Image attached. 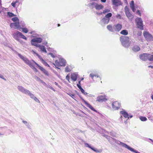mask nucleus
I'll use <instances>...</instances> for the list:
<instances>
[{"mask_svg":"<svg viewBox=\"0 0 153 153\" xmlns=\"http://www.w3.org/2000/svg\"><path fill=\"white\" fill-rule=\"evenodd\" d=\"M18 56L22 59L30 67L33 65V63L29 61L27 58L21 55L20 54H18Z\"/></svg>","mask_w":153,"mask_h":153,"instance_id":"obj_4","label":"nucleus"},{"mask_svg":"<svg viewBox=\"0 0 153 153\" xmlns=\"http://www.w3.org/2000/svg\"><path fill=\"white\" fill-rule=\"evenodd\" d=\"M112 16V14L111 13H109L107 14L105 16V17L109 19Z\"/></svg>","mask_w":153,"mask_h":153,"instance_id":"obj_31","label":"nucleus"},{"mask_svg":"<svg viewBox=\"0 0 153 153\" xmlns=\"http://www.w3.org/2000/svg\"><path fill=\"white\" fill-rule=\"evenodd\" d=\"M120 41L122 45L126 48H128L130 46L131 42L128 36H121L120 38Z\"/></svg>","mask_w":153,"mask_h":153,"instance_id":"obj_1","label":"nucleus"},{"mask_svg":"<svg viewBox=\"0 0 153 153\" xmlns=\"http://www.w3.org/2000/svg\"><path fill=\"white\" fill-rule=\"evenodd\" d=\"M83 94L85 95H87L88 94V93L87 92H85V91L84 92V93H83Z\"/></svg>","mask_w":153,"mask_h":153,"instance_id":"obj_56","label":"nucleus"},{"mask_svg":"<svg viewBox=\"0 0 153 153\" xmlns=\"http://www.w3.org/2000/svg\"><path fill=\"white\" fill-rule=\"evenodd\" d=\"M0 12H1L0 11Z\"/></svg>","mask_w":153,"mask_h":153,"instance_id":"obj_64","label":"nucleus"},{"mask_svg":"<svg viewBox=\"0 0 153 153\" xmlns=\"http://www.w3.org/2000/svg\"><path fill=\"white\" fill-rule=\"evenodd\" d=\"M136 21L137 22V26L138 28L141 30L143 29V22L141 18H139L136 19Z\"/></svg>","mask_w":153,"mask_h":153,"instance_id":"obj_7","label":"nucleus"},{"mask_svg":"<svg viewBox=\"0 0 153 153\" xmlns=\"http://www.w3.org/2000/svg\"><path fill=\"white\" fill-rule=\"evenodd\" d=\"M95 7L97 10H100L102 9L103 7L102 4H96Z\"/></svg>","mask_w":153,"mask_h":153,"instance_id":"obj_22","label":"nucleus"},{"mask_svg":"<svg viewBox=\"0 0 153 153\" xmlns=\"http://www.w3.org/2000/svg\"><path fill=\"white\" fill-rule=\"evenodd\" d=\"M130 7H131L134 6V3L133 1L132 0L131 1V3L130 4Z\"/></svg>","mask_w":153,"mask_h":153,"instance_id":"obj_38","label":"nucleus"},{"mask_svg":"<svg viewBox=\"0 0 153 153\" xmlns=\"http://www.w3.org/2000/svg\"><path fill=\"white\" fill-rule=\"evenodd\" d=\"M79 88L80 89L81 92L82 93H84V92H85L84 90L82 88L81 86H79Z\"/></svg>","mask_w":153,"mask_h":153,"instance_id":"obj_41","label":"nucleus"},{"mask_svg":"<svg viewBox=\"0 0 153 153\" xmlns=\"http://www.w3.org/2000/svg\"><path fill=\"white\" fill-rule=\"evenodd\" d=\"M121 104L118 101H116L112 103V107L114 110H117L120 108Z\"/></svg>","mask_w":153,"mask_h":153,"instance_id":"obj_9","label":"nucleus"},{"mask_svg":"<svg viewBox=\"0 0 153 153\" xmlns=\"http://www.w3.org/2000/svg\"><path fill=\"white\" fill-rule=\"evenodd\" d=\"M18 2V1L17 0H16L14 2H12L11 3V4L13 7H16V4Z\"/></svg>","mask_w":153,"mask_h":153,"instance_id":"obj_33","label":"nucleus"},{"mask_svg":"<svg viewBox=\"0 0 153 153\" xmlns=\"http://www.w3.org/2000/svg\"><path fill=\"white\" fill-rule=\"evenodd\" d=\"M148 67L149 68H153V66L150 65V66H149Z\"/></svg>","mask_w":153,"mask_h":153,"instance_id":"obj_55","label":"nucleus"},{"mask_svg":"<svg viewBox=\"0 0 153 153\" xmlns=\"http://www.w3.org/2000/svg\"><path fill=\"white\" fill-rule=\"evenodd\" d=\"M131 7V8L132 11L133 12H134L135 11V6H134V7H133V6Z\"/></svg>","mask_w":153,"mask_h":153,"instance_id":"obj_48","label":"nucleus"},{"mask_svg":"<svg viewBox=\"0 0 153 153\" xmlns=\"http://www.w3.org/2000/svg\"><path fill=\"white\" fill-rule=\"evenodd\" d=\"M149 53H143L139 55L140 59L142 60L145 61L148 59Z\"/></svg>","mask_w":153,"mask_h":153,"instance_id":"obj_11","label":"nucleus"},{"mask_svg":"<svg viewBox=\"0 0 153 153\" xmlns=\"http://www.w3.org/2000/svg\"><path fill=\"white\" fill-rule=\"evenodd\" d=\"M1 5V1L0 0V6Z\"/></svg>","mask_w":153,"mask_h":153,"instance_id":"obj_58","label":"nucleus"},{"mask_svg":"<svg viewBox=\"0 0 153 153\" xmlns=\"http://www.w3.org/2000/svg\"><path fill=\"white\" fill-rule=\"evenodd\" d=\"M71 79L74 82L75 81L77 78V75L75 73H72L71 76Z\"/></svg>","mask_w":153,"mask_h":153,"instance_id":"obj_19","label":"nucleus"},{"mask_svg":"<svg viewBox=\"0 0 153 153\" xmlns=\"http://www.w3.org/2000/svg\"><path fill=\"white\" fill-rule=\"evenodd\" d=\"M81 81H79V82L77 84V86L79 88V86H81Z\"/></svg>","mask_w":153,"mask_h":153,"instance_id":"obj_44","label":"nucleus"},{"mask_svg":"<svg viewBox=\"0 0 153 153\" xmlns=\"http://www.w3.org/2000/svg\"><path fill=\"white\" fill-rule=\"evenodd\" d=\"M60 26V25L59 24H58V26L59 27Z\"/></svg>","mask_w":153,"mask_h":153,"instance_id":"obj_60","label":"nucleus"},{"mask_svg":"<svg viewBox=\"0 0 153 153\" xmlns=\"http://www.w3.org/2000/svg\"><path fill=\"white\" fill-rule=\"evenodd\" d=\"M143 35L146 39L148 41L152 40L153 37L148 32L145 31L143 32Z\"/></svg>","mask_w":153,"mask_h":153,"instance_id":"obj_8","label":"nucleus"},{"mask_svg":"<svg viewBox=\"0 0 153 153\" xmlns=\"http://www.w3.org/2000/svg\"><path fill=\"white\" fill-rule=\"evenodd\" d=\"M0 77L1 78L5 80H6V79H4V77L2 75H1L0 74Z\"/></svg>","mask_w":153,"mask_h":153,"instance_id":"obj_50","label":"nucleus"},{"mask_svg":"<svg viewBox=\"0 0 153 153\" xmlns=\"http://www.w3.org/2000/svg\"><path fill=\"white\" fill-rule=\"evenodd\" d=\"M83 79H84V78H82L80 81H81L82 80H83Z\"/></svg>","mask_w":153,"mask_h":153,"instance_id":"obj_59","label":"nucleus"},{"mask_svg":"<svg viewBox=\"0 0 153 153\" xmlns=\"http://www.w3.org/2000/svg\"><path fill=\"white\" fill-rule=\"evenodd\" d=\"M37 47H39V48L41 50V51L45 53L47 52L46 48L44 46L39 45Z\"/></svg>","mask_w":153,"mask_h":153,"instance_id":"obj_20","label":"nucleus"},{"mask_svg":"<svg viewBox=\"0 0 153 153\" xmlns=\"http://www.w3.org/2000/svg\"><path fill=\"white\" fill-rule=\"evenodd\" d=\"M102 2H105L106 1V0H100Z\"/></svg>","mask_w":153,"mask_h":153,"instance_id":"obj_54","label":"nucleus"},{"mask_svg":"<svg viewBox=\"0 0 153 153\" xmlns=\"http://www.w3.org/2000/svg\"><path fill=\"white\" fill-rule=\"evenodd\" d=\"M148 60L150 61H153V55L149 54Z\"/></svg>","mask_w":153,"mask_h":153,"instance_id":"obj_26","label":"nucleus"},{"mask_svg":"<svg viewBox=\"0 0 153 153\" xmlns=\"http://www.w3.org/2000/svg\"><path fill=\"white\" fill-rule=\"evenodd\" d=\"M23 122H24V123H27V122H26V121H23Z\"/></svg>","mask_w":153,"mask_h":153,"instance_id":"obj_63","label":"nucleus"},{"mask_svg":"<svg viewBox=\"0 0 153 153\" xmlns=\"http://www.w3.org/2000/svg\"><path fill=\"white\" fill-rule=\"evenodd\" d=\"M18 88L19 91L25 94H26L27 93H28V92L29 93V90L25 89L22 86H19L18 87Z\"/></svg>","mask_w":153,"mask_h":153,"instance_id":"obj_18","label":"nucleus"},{"mask_svg":"<svg viewBox=\"0 0 153 153\" xmlns=\"http://www.w3.org/2000/svg\"><path fill=\"white\" fill-rule=\"evenodd\" d=\"M110 11V10L108 9H105L103 10V13L105 14L106 13H108Z\"/></svg>","mask_w":153,"mask_h":153,"instance_id":"obj_37","label":"nucleus"},{"mask_svg":"<svg viewBox=\"0 0 153 153\" xmlns=\"http://www.w3.org/2000/svg\"><path fill=\"white\" fill-rule=\"evenodd\" d=\"M112 4L116 7H118L123 4L120 0H112Z\"/></svg>","mask_w":153,"mask_h":153,"instance_id":"obj_13","label":"nucleus"},{"mask_svg":"<svg viewBox=\"0 0 153 153\" xmlns=\"http://www.w3.org/2000/svg\"><path fill=\"white\" fill-rule=\"evenodd\" d=\"M120 33L124 35H128V33L126 30H124L120 32Z\"/></svg>","mask_w":153,"mask_h":153,"instance_id":"obj_24","label":"nucleus"},{"mask_svg":"<svg viewBox=\"0 0 153 153\" xmlns=\"http://www.w3.org/2000/svg\"><path fill=\"white\" fill-rule=\"evenodd\" d=\"M125 11L126 14L128 18L132 19L133 18V16L130 13L129 9L127 6H126L125 8Z\"/></svg>","mask_w":153,"mask_h":153,"instance_id":"obj_10","label":"nucleus"},{"mask_svg":"<svg viewBox=\"0 0 153 153\" xmlns=\"http://www.w3.org/2000/svg\"><path fill=\"white\" fill-rule=\"evenodd\" d=\"M88 147L90 148H91V149H92V150H94V151H96L93 148H92L91 147H90L89 146Z\"/></svg>","mask_w":153,"mask_h":153,"instance_id":"obj_53","label":"nucleus"},{"mask_svg":"<svg viewBox=\"0 0 153 153\" xmlns=\"http://www.w3.org/2000/svg\"><path fill=\"white\" fill-rule=\"evenodd\" d=\"M137 13L140 16H141V14L140 10H138L137 11Z\"/></svg>","mask_w":153,"mask_h":153,"instance_id":"obj_47","label":"nucleus"},{"mask_svg":"<svg viewBox=\"0 0 153 153\" xmlns=\"http://www.w3.org/2000/svg\"><path fill=\"white\" fill-rule=\"evenodd\" d=\"M113 28L114 30L119 32V31L122 28V25L120 24H115L113 26Z\"/></svg>","mask_w":153,"mask_h":153,"instance_id":"obj_14","label":"nucleus"},{"mask_svg":"<svg viewBox=\"0 0 153 153\" xmlns=\"http://www.w3.org/2000/svg\"><path fill=\"white\" fill-rule=\"evenodd\" d=\"M68 95H69L71 97H72V98H73V99H74V94H68V93L67 94Z\"/></svg>","mask_w":153,"mask_h":153,"instance_id":"obj_43","label":"nucleus"},{"mask_svg":"<svg viewBox=\"0 0 153 153\" xmlns=\"http://www.w3.org/2000/svg\"><path fill=\"white\" fill-rule=\"evenodd\" d=\"M13 36L14 38L18 41H19V37H21L26 40L27 39V38L23 34L18 31L15 32L13 34Z\"/></svg>","mask_w":153,"mask_h":153,"instance_id":"obj_3","label":"nucleus"},{"mask_svg":"<svg viewBox=\"0 0 153 153\" xmlns=\"http://www.w3.org/2000/svg\"><path fill=\"white\" fill-rule=\"evenodd\" d=\"M33 53H34L35 54H36V55L38 56H39V55L37 53H36L34 51H33Z\"/></svg>","mask_w":153,"mask_h":153,"instance_id":"obj_52","label":"nucleus"},{"mask_svg":"<svg viewBox=\"0 0 153 153\" xmlns=\"http://www.w3.org/2000/svg\"><path fill=\"white\" fill-rule=\"evenodd\" d=\"M26 94H27L28 95H29L30 96L31 98L32 99L34 98V97H35V96H34V95L33 94L31 93L29 91V93L28 92V93H27Z\"/></svg>","mask_w":153,"mask_h":153,"instance_id":"obj_30","label":"nucleus"},{"mask_svg":"<svg viewBox=\"0 0 153 153\" xmlns=\"http://www.w3.org/2000/svg\"><path fill=\"white\" fill-rule=\"evenodd\" d=\"M32 61L38 66V67L39 68V69L41 71H42L45 75L47 76H48L49 75V74L48 73V72L45 69L39 65L38 64L36 63L34 60H32Z\"/></svg>","mask_w":153,"mask_h":153,"instance_id":"obj_6","label":"nucleus"},{"mask_svg":"<svg viewBox=\"0 0 153 153\" xmlns=\"http://www.w3.org/2000/svg\"><path fill=\"white\" fill-rule=\"evenodd\" d=\"M82 100L85 105H86L87 107H89L92 110L94 111V112H97V111L89 103L87 102L83 99Z\"/></svg>","mask_w":153,"mask_h":153,"instance_id":"obj_17","label":"nucleus"},{"mask_svg":"<svg viewBox=\"0 0 153 153\" xmlns=\"http://www.w3.org/2000/svg\"><path fill=\"white\" fill-rule=\"evenodd\" d=\"M42 39L40 38H36L32 39L31 40V43L32 45L38 47L39 45L36 43H41Z\"/></svg>","mask_w":153,"mask_h":153,"instance_id":"obj_5","label":"nucleus"},{"mask_svg":"<svg viewBox=\"0 0 153 153\" xmlns=\"http://www.w3.org/2000/svg\"><path fill=\"white\" fill-rule=\"evenodd\" d=\"M66 61L62 58H60L58 60H56L55 61V63L53 64L57 68L60 66H65Z\"/></svg>","mask_w":153,"mask_h":153,"instance_id":"obj_2","label":"nucleus"},{"mask_svg":"<svg viewBox=\"0 0 153 153\" xmlns=\"http://www.w3.org/2000/svg\"><path fill=\"white\" fill-rule=\"evenodd\" d=\"M33 99L36 102H40V101L36 97H34V98H33Z\"/></svg>","mask_w":153,"mask_h":153,"instance_id":"obj_42","label":"nucleus"},{"mask_svg":"<svg viewBox=\"0 0 153 153\" xmlns=\"http://www.w3.org/2000/svg\"><path fill=\"white\" fill-rule=\"evenodd\" d=\"M10 26L11 28H12L13 26H14L15 27V29L18 30H19L21 28L19 21L16 22L14 23H11Z\"/></svg>","mask_w":153,"mask_h":153,"instance_id":"obj_12","label":"nucleus"},{"mask_svg":"<svg viewBox=\"0 0 153 153\" xmlns=\"http://www.w3.org/2000/svg\"><path fill=\"white\" fill-rule=\"evenodd\" d=\"M123 146L125 147V148L128 149V148H129V147L128 145H127V144L123 143Z\"/></svg>","mask_w":153,"mask_h":153,"instance_id":"obj_40","label":"nucleus"},{"mask_svg":"<svg viewBox=\"0 0 153 153\" xmlns=\"http://www.w3.org/2000/svg\"><path fill=\"white\" fill-rule=\"evenodd\" d=\"M71 70L68 66H67L65 68V72H68L71 71Z\"/></svg>","mask_w":153,"mask_h":153,"instance_id":"obj_29","label":"nucleus"},{"mask_svg":"<svg viewBox=\"0 0 153 153\" xmlns=\"http://www.w3.org/2000/svg\"><path fill=\"white\" fill-rule=\"evenodd\" d=\"M95 76L94 74H90V77H91L92 79H93L94 78V77Z\"/></svg>","mask_w":153,"mask_h":153,"instance_id":"obj_45","label":"nucleus"},{"mask_svg":"<svg viewBox=\"0 0 153 153\" xmlns=\"http://www.w3.org/2000/svg\"><path fill=\"white\" fill-rule=\"evenodd\" d=\"M19 42H22V40H20V39H19Z\"/></svg>","mask_w":153,"mask_h":153,"instance_id":"obj_62","label":"nucleus"},{"mask_svg":"<svg viewBox=\"0 0 153 153\" xmlns=\"http://www.w3.org/2000/svg\"><path fill=\"white\" fill-rule=\"evenodd\" d=\"M128 149L132 152H134L136 153H138V152H136L134 150V149H132V148H131L130 147H129V148H128Z\"/></svg>","mask_w":153,"mask_h":153,"instance_id":"obj_39","label":"nucleus"},{"mask_svg":"<svg viewBox=\"0 0 153 153\" xmlns=\"http://www.w3.org/2000/svg\"><path fill=\"white\" fill-rule=\"evenodd\" d=\"M70 74H68L66 77V79L69 82H70Z\"/></svg>","mask_w":153,"mask_h":153,"instance_id":"obj_35","label":"nucleus"},{"mask_svg":"<svg viewBox=\"0 0 153 153\" xmlns=\"http://www.w3.org/2000/svg\"><path fill=\"white\" fill-rule=\"evenodd\" d=\"M151 98L152 100H153V94L151 96Z\"/></svg>","mask_w":153,"mask_h":153,"instance_id":"obj_57","label":"nucleus"},{"mask_svg":"<svg viewBox=\"0 0 153 153\" xmlns=\"http://www.w3.org/2000/svg\"><path fill=\"white\" fill-rule=\"evenodd\" d=\"M109 19H108V21H107V23L109 22Z\"/></svg>","mask_w":153,"mask_h":153,"instance_id":"obj_61","label":"nucleus"},{"mask_svg":"<svg viewBox=\"0 0 153 153\" xmlns=\"http://www.w3.org/2000/svg\"><path fill=\"white\" fill-rule=\"evenodd\" d=\"M40 60H41L42 63L46 66L50 67V65L46 62L42 58H41Z\"/></svg>","mask_w":153,"mask_h":153,"instance_id":"obj_25","label":"nucleus"},{"mask_svg":"<svg viewBox=\"0 0 153 153\" xmlns=\"http://www.w3.org/2000/svg\"><path fill=\"white\" fill-rule=\"evenodd\" d=\"M49 54L52 57H53V58L55 57V56H54V55L52 53H49Z\"/></svg>","mask_w":153,"mask_h":153,"instance_id":"obj_49","label":"nucleus"},{"mask_svg":"<svg viewBox=\"0 0 153 153\" xmlns=\"http://www.w3.org/2000/svg\"><path fill=\"white\" fill-rule=\"evenodd\" d=\"M140 119L143 121H146L147 120L146 118L145 117L141 116L140 117Z\"/></svg>","mask_w":153,"mask_h":153,"instance_id":"obj_27","label":"nucleus"},{"mask_svg":"<svg viewBox=\"0 0 153 153\" xmlns=\"http://www.w3.org/2000/svg\"><path fill=\"white\" fill-rule=\"evenodd\" d=\"M30 67L34 71H35L36 72H37L38 70L35 67L32 65Z\"/></svg>","mask_w":153,"mask_h":153,"instance_id":"obj_34","label":"nucleus"},{"mask_svg":"<svg viewBox=\"0 0 153 153\" xmlns=\"http://www.w3.org/2000/svg\"><path fill=\"white\" fill-rule=\"evenodd\" d=\"M12 20L14 22H17L19 21V19L17 17H15L12 18Z\"/></svg>","mask_w":153,"mask_h":153,"instance_id":"obj_32","label":"nucleus"},{"mask_svg":"<svg viewBox=\"0 0 153 153\" xmlns=\"http://www.w3.org/2000/svg\"><path fill=\"white\" fill-rule=\"evenodd\" d=\"M107 100V99L105 96L101 95L97 98V101L98 102L105 101Z\"/></svg>","mask_w":153,"mask_h":153,"instance_id":"obj_15","label":"nucleus"},{"mask_svg":"<svg viewBox=\"0 0 153 153\" xmlns=\"http://www.w3.org/2000/svg\"><path fill=\"white\" fill-rule=\"evenodd\" d=\"M132 49L134 51L137 52L140 50V48L139 46L136 45L133 47Z\"/></svg>","mask_w":153,"mask_h":153,"instance_id":"obj_21","label":"nucleus"},{"mask_svg":"<svg viewBox=\"0 0 153 153\" xmlns=\"http://www.w3.org/2000/svg\"><path fill=\"white\" fill-rule=\"evenodd\" d=\"M120 113L121 114H122L123 117L125 118H131L132 117V115H130L129 116L128 113H127L126 111H121L120 112Z\"/></svg>","mask_w":153,"mask_h":153,"instance_id":"obj_16","label":"nucleus"},{"mask_svg":"<svg viewBox=\"0 0 153 153\" xmlns=\"http://www.w3.org/2000/svg\"><path fill=\"white\" fill-rule=\"evenodd\" d=\"M107 29L110 31L111 32H113L114 30L113 28V27L111 25H109L107 26Z\"/></svg>","mask_w":153,"mask_h":153,"instance_id":"obj_23","label":"nucleus"},{"mask_svg":"<svg viewBox=\"0 0 153 153\" xmlns=\"http://www.w3.org/2000/svg\"><path fill=\"white\" fill-rule=\"evenodd\" d=\"M22 31L25 33H27L28 32V30L27 28H23L22 29Z\"/></svg>","mask_w":153,"mask_h":153,"instance_id":"obj_36","label":"nucleus"},{"mask_svg":"<svg viewBox=\"0 0 153 153\" xmlns=\"http://www.w3.org/2000/svg\"><path fill=\"white\" fill-rule=\"evenodd\" d=\"M33 53H34L35 54H36V55L38 56H39V55L37 53H36L34 51H33Z\"/></svg>","mask_w":153,"mask_h":153,"instance_id":"obj_51","label":"nucleus"},{"mask_svg":"<svg viewBox=\"0 0 153 153\" xmlns=\"http://www.w3.org/2000/svg\"><path fill=\"white\" fill-rule=\"evenodd\" d=\"M116 17L117 18H118L119 19H120L121 18V16L120 14H118L116 15Z\"/></svg>","mask_w":153,"mask_h":153,"instance_id":"obj_46","label":"nucleus"},{"mask_svg":"<svg viewBox=\"0 0 153 153\" xmlns=\"http://www.w3.org/2000/svg\"><path fill=\"white\" fill-rule=\"evenodd\" d=\"M7 15L10 17H12L15 16L13 13L10 12H8L7 13Z\"/></svg>","mask_w":153,"mask_h":153,"instance_id":"obj_28","label":"nucleus"}]
</instances>
